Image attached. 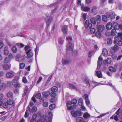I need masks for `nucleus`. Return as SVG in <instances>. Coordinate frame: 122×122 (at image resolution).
Masks as SVG:
<instances>
[{
    "label": "nucleus",
    "mask_w": 122,
    "mask_h": 122,
    "mask_svg": "<svg viewBox=\"0 0 122 122\" xmlns=\"http://www.w3.org/2000/svg\"><path fill=\"white\" fill-rule=\"evenodd\" d=\"M77 102V100L74 99H72L71 101L68 102L67 103L68 109L71 110L75 108Z\"/></svg>",
    "instance_id": "f257e3e1"
},
{
    "label": "nucleus",
    "mask_w": 122,
    "mask_h": 122,
    "mask_svg": "<svg viewBox=\"0 0 122 122\" xmlns=\"http://www.w3.org/2000/svg\"><path fill=\"white\" fill-rule=\"evenodd\" d=\"M118 36H115L114 43H116L119 46L122 45V33H118Z\"/></svg>",
    "instance_id": "f03ea898"
},
{
    "label": "nucleus",
    "mask_w": 122,
    "mask_h": 122,
    "mask_svg": "<svg viewBox=\"0 0 122 122\" xmlns=\"http://www.w3.org/2000/svg\"><path fill=\"white\" fill-rule=\"evenodd\" d=\"M72 116L74 117H76L78 116L82 115L81 112L80 110L72 111L71 112Z\"/></svg>",
    "instance_id": "7ed1b4c3"
},
{
    "label": "nucleus",
    "mask_w": 122,
    "mask_h": 122,
    "mask_svg": "<svg viewBox=\"0 0 122 122\" xmlns=\"http://www.w3.org/2000/svg\"><path fill=\"white\" fill-rule=\"evenodd\" d=\"M26 56L25 55H21L20 54H18L15 57L16 60V61L20 62V60L19 59L20 58L22 61L26 57Z\"/></svg>",
    "instance_id": "20e7f679"
},
{
    "label": "nucleus",
    "mask_w": 122,
    "mask_h": 122,
    "mask_svg": "<svg viewBox=\"0 0 122 122\" xmlns=\"http://www.w3.org/2000/svg\"><path fill=\"white\" fill-rule=\"evenodd\" d=\"M46 21L47 25H49L51 23L52 21V18L50 15H46Z\"/></svg>",
    "instance_id": "39448f33"
},
{
    "label": "nucleus",
    "mask_w": 122,
    "mask_h": 122,
    "mask_svg": "<svg viewBox=\"0 0 122 122\" xmlns=\"http://www.w3.org/2000/svg\"><path fill=\"white\" fill-rule=\"evenodd\" d=\"M51 90L52 91L51 96L54 97L56 96V92H57L58 90L57 87L56 86H53L52 87Z\"/></svg>",
    "instance_id": "423d86ee"
},
{
    "label": "nucleus",
    "mask_w": 122,
    "mask_h": 122,
    "mask_svg": "<svg viewBox=\"0 0 122 122\" xmlns=\"http://www.w3.org/2000/svg\"><path fill=\"white\" fill-rule=\"evenodd\" d=\"M83 117L84 118L83 119L85 121L84 122H87L88 121V118L90 117V115L87 113H85L83 115Z\"/></svg>",
    "instance_id": "0eeeda50"
},
{
    "label": "nucleus",
    "mask_w": 122,
    "mask_h": 122,
    "mask_svg": "<svg viewBox=\"0 0 122 122\" xmlns=\"http://www.w3.org/2000/svg\"><path fill=\"white\" fill-rule=\"evenodd\" d=\"M74 46L72 44L69 43L66 47V49L68 51H72L73 48Z\"/></svg>",
    "instance_id": "6e6552de"
},
{
    "label": "nucleus",
    "mask_w": 122,
    "mask_h": 122,
    "mask_svg": "<svg viewBox=\"0 0 122 122\" xmlns=\"http://www.w3.org/2000/svg\"><path fill=\"white\" fill-rule=\"evenodd\" d=\"M71 59H66L63 60L62 63L64 65H67L71 62Z\"/></svg>",
    "instance_id": "1a4fd4ad"
},
{
    "label": "nucleus",
    "mask_w": 122,
    "mask_h": 122,
    "mask_svg": "<svg viewBox=\"0 0 122 122\" xmlns=\"http://www.w3.org/2000/svg\"><path fill=\"white\" fill-rule=\"evenodd\" d=\"M84 25L85 28H90L92 27V25L89 23V20H87L85 22Z\"/></svg>",
    "instance_id": "9d476101"
},
{
    "label": "nucleus",
    "mask_w": 122,
    "mask_h": 122,
    "mask_svg": "<svg viewBox=\"0 0 122 122\" xmlns=\"http://www.w3.org/2000/svg\"><path fill=\"white\" fill-rule=\"evenodd\" d=\"M102 58L101 56H100L98 59V66L97 67V69H99L100 68V66L102 64Z\"/></svg>",
    "instance_id": "9b49d317"
},
{
    "label": "nucleus",
    "mask_w": 122,
    "mask_h": 122,
    "mask_svg": "<svg viewBox=\"0 0 122 122\" xmlns=\"http://www.w3.org/2000/svg\"><path fill=\"white\" fill-rule=\"evenodd\" d=\"M100 85V83H98L97 84V82H94L93 81H91L90 86L89 88H93L97 86Z\"/></svg>",
    "instance_id": "f8f14e48"
},
{
    "label": "nucleus",
    "mask_w": 122,
    "mask_h": 122,
    "mask_svg": "<svg viewBox=\"0 0 122 122\" xmlns=\"http://www.w3.org/2000/svg\"><path fill=\"white\" fill-rule=\"evenodd\" d=\"M104 29V26L103 25H101L98 26L97 28V30L99 32H102Z\"/></svg>",
    "instance_id": "ddd939ff"
},
{
    "label": "nucleus",
    "mask_w": 122,
    "mask_h": 122,
    "mask_svg": "<svg viewBox=\"0 0 122 122\" xmlns=\"http://www.w3.org/2000/svg\"><path fill=\"white\" fill-rule=\"evenodd\" d=\"M84 82L88 87H90L91 82H90V80L86 78L84 80Z\"/></svg>",
    "instance_id": "4468645a"
},
{
    "label": "nucleus",
    "mask_w": 122,
    "mask_h": 122,
    "mask_svg": "<svg viewBox=\"0 0 122 122\" xmlns=\"http://www.w3.org/2000/svg\"><path fill=\"white\" fill-rule=\"evenodd\" d=\"M103 62L105 64H109L111 62V59L110 58H108L107 59L104 60Z\"/></svg>",
    "instance_id": "2eb2a0df"
},
{
    "label": "nucleus",
    "mask_w": 122,
    "mask_h": 122,
    "mask_svg": "<svg viewBox=\"0 0 122 122\" xmlns=\"http://www.w3.org/2000/svg\"><path fill=\"white\" fill-rule=\"evenodd\" d=\"M24 48L26 53H27L28 52H29L31 51L32 50L31 49L29 46L28 45L25 46V47Z\"/></svg>",
    "instance_id": "dca6fc26"
},
{
    "label": "nucleus",
    "mask_w": 122,
    "mask_h": 122,
    "mask_svg": "<svg viewBox=\"0 0 122 122\" xmlns=\"http://www.w3.org/2000/svg\"><path fill=\"white\" fill-rule=\"evenodd\" d=\"M96 75L99 78H101L102 77V75L101 71H98L96 73Z\"/></svg>",
    "instance_id": "f3484780"
},
{
    "label": "nucleus",
    "mask_w": 122,
    "mask_h": 122,
    "mask_svg": "<svg viewBox=\"0 0 122 122\" xmlns=\"http://www.w3.org/2000/svg\"><path fill=\"white\" fill-rule=\"evenodd\" d=\"M112 24L110 22L108 23L106 25V29L108 30H110L112 29Z\"/></svg>",
    "instance_id": "a211bd4d"
},
{
    "label": "nucleus",
    "mask_w": 122,
    "mask_h": 122,
    "mask_svg": "<svg viewBox=\"0 0 122 122\" xmlns=\"http://www.w3.org/2000/svg\"><path fill=\"white\" fill-rule=\"evenodd\" d=\"M62 31L65 34H66L67 32V26H64L62 28Z\"/></svg>",
    "instance_id": "6ab92c4d"
},
{
    "label": "nucleus",
    "mask_w": 122,
    "mask_h": 122,
    "mask_svg": "<svg viewBox=\"0 0 122 122\" xmlns=\"http://www.w3.org/2000/svg\"><path fill=\"white\" fill-rule=\"evenodd\" d=\"M2 66L3 68L5 70H8L10 69L11 67L10 65H9L8 64L3 65Z\"/></svg>",
    "instance_id": "aec40b11"
},
{
    "label": "nucleus",
    "mask_w": 122,
    "mask_h": 122,
    "mask_svg": "<svg viewBox=\"0 0 122 122\" xmlns=\"http://www.w3.org/2000/svg\"><path fill=\"white\" fill-rule=\"evenodd\" d=\"M14 75L13 74L10 72H8L6 74V77L7 78H11L13 77Z\"/></svg>",
    "instance_id": "412c9836"
},
{
    "label": "nucleus",
    "mask_w": 122,
    "mask_h": 122,
    "mask_svg": "<svg viewBox=\"0 0 122 122\" xmlns=\"http://www.w3.org/2000/svg\"><path fill=\"white\" fill-rule=\"evenodd\" d=\"M103 55L105 56H107L108 54V51L105 48L103 49L102 51Z\"/></svg>",
    "instance_id": "4be33fe9"
},
{
    "label": "nucleus",
    "mask_w": 122,
    "mask_h": 122,
    "mask_svg": "<svg viewBox=\"0 0 122 122\" xmlns=\"http://www.w3.org/2000/svg\"><path fill=\"white\" fill-rule=\"evenodd\" d=\"M4 53L5 55H7L9 53V51L7 46H5L4 50Z\"/></svg>",
    "instance_id": "5701e85b"
},
{
    "label": "nucleus",
    "mask_w": 122,
    "mask_h": 122,
    "mask_svg": "<svg viewBox=\"0 0 122 122\" xmlns=\"http://www.w3.org/2000/svg\"><path fill=\"white\" fill-rule=\"evenodd\" d=\"M111 49H112L115 52L118 51L119 50L118 47L117 45H115L113 47H112Z\"/></svg>",
    "instance_id": "b1692460"
},
{
    "label": "nucleus",
    "mask_w": 122,
    "mask_h": 122,
    "mask_svg": "<svg viewBox=\"0 0 122 122\" xmlns=\"http://www.w3.org/2000/svg\"><path fill=\"white\" fill-rule=\"evenodd\" d=\"M26 53L27 55L26 57L27 59L31 58L33 56V54L31 51Z\"/></svg>",
    "instance_id": "393cba45"
},
{
    "label": "nucleus",
    "mask_w": 122,
    "mask_h": 122,
    "mask_svg": "<svg viewBox=\"0 0 122 122\" xmlns=\"http://www.w3.org/2000/svg\"><path fill=\"white\" fill-rule=\"evenodd\" d=\"M116 33L117 32L116 30L115 29H113L111 31L110 35L113 36H114L116 35Z\"/></svg>",
    "instance_id": "a878e982"
},
{
    "label": "nucleus",
    "mask_w": 122,
    "mask_h": 122,
    "mask_svg": "<svg viewBox=\"0 0 122 122\" xmlns=\"http://www.w3.org/2000/svg\"><path fill=\"white\" fill-rule=\"evenodd\" d=\"M77 122H84L85 120L82 117H78L76 119Z\"/></svg>",
    "instance_id": "bb28decb"
},
{
    "label": "nucleus",
    "mask_w": 122,
    "mask_h": 122,
    "mask_svg": "<svg viewBox=\"0 0 122 122\" xmlns=\"http://www.w3.org/2000/svg\"><path fill=\"white\" fill-rule=\"evenodd\" d=\"M92 12L94 14H96L97 12V7L95 6L93 7L92 10Z\"/></svg>",
    "instance_id": "cd10ccee"
},
{
    "label": "nucleus",
    "mask_w": 122,
    "mask_h": 122,
    "mask_svg": "<svg viewBox=\"0 0 122 122\" xmlns=\"http://www.w3.org/2000/svg\"><path fill=\"white\" fill-rule=\"evenodd\" d=\"M48 117L49 120L51 122L52 120V113L51 112H49L48 113Z\"/></svg>",
    "instance_id": "c85d7f7f"
},
{
    "label": "nucleus",
    "mask_w": 122,
    "mask_h": 122,
    "mask_svg": "<svg viewBox=\"0 0 122 122\" xmlns=\"http://www.w3.org/2000/svg\"><path fill=\"white\" fill-rule=\"evenodd\" d=\"M50 93L49 92H44L42 93V94L44 97H46L50 94Z\"/></svg>",
    "instance_id": "c756f323"
},
{
    "label": "nucleus",
    "mask_w": 122,
    "mask_h": 122,
    "mask_svg": "<svg viewBox=\"0 0 122 122\" xmlns=\"http://www.w3.org/2000/svg\"><path fill=\"white\" fill-rule=\"evenodd\" d=\"M112 26L115 29H117L118 28L119 25L117 22H115L113 23Z\"/></svg>",
    "instance_id": "7c9ffc66"
},
{
    "label": "nucleus",
    "mask_w": 122,
    "mask_h": 122,
    "mask_svg": "<svg viewBox=\"0 0 122 122\" xmlns=\"http://www.w3.org/2000/svg\"><path fill=\"white\" fill-rule=\"evenodd\" d=\"M70 88L71 89H74L76 90H77V88L73 84L70 83L69 85Z\"/></svg>",
    "instance_id": "2f4dec72"
},
{
    "label": "nucleus",
    "mask_w": 122,
    "mask_h": 122,
    "mask_svg": "<svg viewBox=\"0 0 122 122\" xmlns=\"http://www.w3.org/2000/svg\"><path fill=\"white\" fill-rule=\"evenodd\" d=\"M66 40L67 41L70 42H72L73 41L72 37L70 36H67L66 37Z\"/></svg>",
    "instance_id": "473e14b6"
},
{
    "label": "nucleus",
    "mask_w": 122,
    "mask_h": 122,
    "mask_svg": "<svg viewBox=\"0 0 122 122\" xmlns=\"http://www.w3.org/2000/svg\"><path fill=\"white\" fill-rule=\"evenodd\" d=\"M107 17L104 15L102 16V20L105 22H107Z\"/></svg>",
    "instance_id": "72a5a7b5"
},
{
    "label": "nucleus",
    "mask_w": 122,
    "mask_h": 122,
    "mask_svg": "<svg viewBox=\"0 0 122 122\" xmlns=\"http://www.w3.org/2000/svg\"><path fill=\"white\" fill-rule=\"evenodd\" d=\"M109 71L111 72H115L116 71V69L112 67H109Z\"/></svg>",
    "instance_id": "f704fd0d"
},
{
    "label": "nucleus",
    "mask_w": 122,
    "mask_h": 122,
    "mask_svg": "<svg viewBox=\"0 0 122 122\" xmlns=\"http://www.w3.org/2000/svg\"><path fill=\"white\" fill-rule=\"evenodd\" d=\"M78 103L80 106H81L83 105V102L82 98H80L79 99L78 101Z\"/></svg>",
    "instance_id": "c9c22d12"
},
{
    "label": "nucleus",
    "mask_w": 122,
    "mask_h": 122,
    "mask_svg": "<svg viewBox=\"0 0 122 122\" xmlns=\"http://www.w3.org/2000/svg\"><path fill=\"white\" fill-rule=\"evenodd\" d=\"M55 107V105L54 104H52L49 106V109L50 110H52Z\"/></svg>",
    "instance_id": "e433bc0d"
},
{
    "label": "nucleus",
    "mask_w": 122,
    "mask_h": 122,
    "mask_svg": "<svg viewBox=\"0 0 122 122\" xmlns=\"http://www.w3.org/2000/svg\"><path fill=\"white\" fill-rule=\"evenodd\" d=\"M12 50L14 53H16L17 51V48L15 46H14L12 48Z\"/></svg>",
    "instance_id": "4c0bfd02"
},
{
    "label": "nucleus",
    "mask_w": 122,
    "mask_h": 122,
    "mask_svg": "<svg viewBox=\"0 0 122 122\" xmlns=\"http://www.w3.org/2000/svg\"><path fill=\"white\" fill-rule=\"evenodd\" d=\"M90 21L93 24H95L96 23V19L94 18H92L90 19Z\"/></svg>",
    "instance_id": "58836bf2"
},
{
    "label": "nucleus",
    "mask_w": 122,
    "mask_h": 122,
    "mask_svg": "<svg viewBox=\"0 0 122 122\" xmlns=\"http://www.w3.org/2000/svg\"><path fill=\"white\" fill-rule=\"evenodd\" d=\"M10 61V59L8 57H6L4 59V62L5 63H8Z\"/></svg>",
    "instance_id": "ea45409f"
},
{
    "label": "nucleus",
    "mask_w": 122,
    "mask_h": 122,
    "mask_svg": "<svg viewBox=\"0 0 122 122\" xmlns=\"http://www.w3.org/2000/svg\"><path fill=\"white\" fill-rule=\"evenodd\" d=\"M12 84L15 86H16L17 83V81L15 79L13 80L12 82Z\"/></svg>",
    "instance_id": "a19ab883"
},
{
    "label": "nucleus",
    "mask_w": 122,
    "mask_h": 122,
    "mask_svg": "<svg viewBox=\"0 0 122 122\" xmlns=\"http://www.w3.org/2000/svg\"><path fill=\"white\" fill-rule=\"evenodd\" d=\"M57 100V98L55 97H52L51 98L50 100V101L51 102L53 103L56 101Z\"/></svg>",
    "instance_id": "79ce46f5"
},
{
    "label": "nucleus",
    "mask_w": 122,
    "mask_h": 122,
    "mask_svg": "<svg viewBox=\"0 0 122 122\" xmlns=\"http://www.w3.org/2000/svg\"><path fill=\"white\" fill-rule=\"evenodd\" d=\"M96 18L98 21V22H100L101 20V17L99 15H97L96 16Z\"/></svg>",
    "instance_id": "37998d69"
},
{
    "label": "nucleus",
    "mask_w": 122,
    "mask_h": 122,
    "mask_svg": "<svg viewBox=\"0 0 122 122\" xmlns=\"http://www.w3.org/2000/svg\"><path fill=\"white\" fill-rule=\"evenodd\" d=\"M107 43L108 44H111L112 43V41L110 38H108L107 40Z\"/></svg>",
    "instance_id": "c03bdc74"
},
{
    "label": "nucleus",
    "mask_w": 122,
    "mask_h": 122,
    "mask_svg": "<svg viewBox=\"0 0 122 122\" xmlns=\"http://www.w3.org/2000/svg\"><path fill=\"white\" fill-rule=\"evenodd\" d=\"M25 67V64L24 63H22L20 65V68L23 69Z\"/></svg>",
    "instance_id": "a18cd8bd"
},
{
    "label": "nucleus",
    "mask_w": 122,
    "mask_h": 122,
    "mask_svg": "<svg viewBox=\"0 0 122 122\" xmlns=\"http://www.w3.org/2000/svg\"><path fill=\"white\" fill-rule=\"evenodd\" d=\"M89 10L90 8H89L87 7H84V8H83L82 10L85 12H87L89 11Z\"/></svg>",
    "instance_id": "49530a36"
},
{
    "label": "nucleus",
    "mask_w": 122,
    "mask_h": 122,
    "mask_svg": "<svg viewBox=\"0 0 122 122\" xmlns=\"http://www.w3.org/2000/svg\"><path fill=\"white\" fill-rule=\"evenodd\" d=\"M13 101L9 99L7 101V103L9 105H11L13 104Z\"/></svg>",
    "instance_id": "de8ad7c7"
},
{
    "label": "nucleus",
    "mask_w": 122,
    "mask_h": 122,
    "mask_svg": "<svg viewBox=\"0 0 122 122\" xmlns=\"http://www.w3.org/2000/svg\"><path fill=\"white\" fill-rule=\"evenodd\" d=\"M30 111L29 110H28L26 111L24 116L25 118H27L29 115L28 112Z\"/></svg>",
    "instance_id": "09e8293b"
},
{
    "label": "nucleus",
    "mask_w": 122,
    "mask_h": 122,
    "mask_svg": "<svg viewBox=\"0 0 122 122\" xmlns=\"http://www.w3.org/2000/svg\"><path fill=\"white\" fill-rule=\"evenodd\" d=\"M37 108L36 107H33L31 111L32 112H36L37 110Z\"/></svg>",
    "instance_id": "8fccbe9b"
},
{
    "label": "nucleus",
    "mask_w": 122,
    "mask_h": 122,
    "mask_svg": "<svg viewBox=\"0 0 122 122\" xmlns=\"http://www.w3.org/2000/svg\"><path fill=\"white\" fill-rule=\"evenodd\" d=\"M63 38H60L59 39L58 42L59 43L62 44L63 43Z\"/></svg>",
    "instance_id": "3c124183"
},
{
    "label": "nucleus",
    "mask_w": 122,
    "mask_h": 122,
    "mask_svg": "<svg viewBox=\"0 0 122 122\" xmlns=\"http://www.w3.org/2000/svg\"><path fill=\"white\" fill-rule=\"evenodd\" d=\"M115 16V14L114 13H111V15L110 17L111 19H114Z\"/></svg>",
    "instance_id": "603ef678"
},
{
    "label": "nucleus",
    "mask_w": 122,
    "mask_h": 122,
    "mask_svg": "<svg viewBox=\"0 0 122 122\" xmlns=\"http://www.w3.org/2000/svg\"><path fill=\"white\" fill-rule=\"evenodd\" d=\"M22 81L24 83H26L27 82V80L25 77H23L22 79Z\"/></svg>",
    "instance_id": "864d4df0"
},
{
    "label": "nucleus",
    "mask_w": 122,
    "mask_h": 122,
    "mask_svg": "<svg viewBox=\"0 0 122 122\" xmlns=\"http://www.w3.org/2000/svg\"><path fill=\"white\" fill-rule=\"evenodd\" d=\"M4 46V43L3 41L1 40H0V49L2 48Z\"/></svg>",
    "instance_id": "5fc2aeb1"
},
{
    "label": "nucleus",
    "mask_w": 122,
    "mask_h": 122,
    "mask_svg": "<svg viewBox=\"0 0 122 122\" xmlns=\"http://www.w3.org/2000/svg\"><path fill=\"white\" fill-rule=\"evenodd\" d=\"M96 31V30L94 28H92L91 29L90 32L92 34H94Z\"/></svg>",
    "instance_id": "6e6d98bb"
},
{
    "label": "nucleus",
    "mask_w": 122,
    "mask_h": 122,
    "mask_svg": "<svg viewBox=\"0 0 122 122\" xmlns=\"http://www.w3.org/2000/svg\"><path fill=\"white\" fill-rule=\"evenodd\" d=\"M3 106L4 108H7L8 107V104L6 103H4L3 104Z\"/></svg>",
    "instance_id": "4d7b16f0"
},
{
    "label": "nucleus",
    "mask_w": 122,
    "mask_h": 122,
    "mask_svg": "<svg viewBox=\"0 0 122 122\" xmlns=\"http://www.w3.org/2000/svg\"><path fill=\"white\" fill-rule=\"evenodd\" d=\"M7 96L8 97H11L12 96V93L11 92L8 93L7 94Z\"/></svg>",
    "instance_id": "13d9d810"
},
{
    "label": "nucleus",
    "mask_w": 122,
    "mask_h": 122,
    "mask_svg": "<svg viewBox=\"0 0 122 122\" xmlns=\"http://www.w3.org/2000/svg\"><path fill=\"white\" fill-rule=\"evenodd\" d=\"M36 97L37 98L40 99L41 97V94L40 93H39L36 95Z\"/></svg>",
    "instance_id": "bf43d9fd"
},
{
    "label": "nucleus",
    "mask_w": 122,
    "mask_h": 122,
    "mask_svg": "<svg viewBox=\"0 0 122 122\" xmlns=\"http://www.w3.org/2000/svg\"><path fill=\"white\" fill-rule=\"evenodd\" d=\"M81 110L83 111H85L86 110V108L83 105L81 106Z\"/></svg>",
    "instance_id": "052dcab7"
},
{
    "label": "nucleus",
    "mask_w": 122,
    "mask_h": 122,
    "mask_svg": "<svg viewBox=\"0 0 122 122\" xmlns=\"http://www.w3.org/2000/svg\"><path fill=\"white\" fill-rule=\"evenodd\" d=\"M48 103L46 102H44L43 104V106L45 107H47L48 106Z\"/></svg>",
    "instance_id": "680f3d73"
},
{
    "label": "nucleus",
    "mask_w": 122,
    "mask_h": 122,
    "mask_svg": "<svg viewBox=\"0 0 122 122\" xmlns=\"http://www.w3.org/2000/svg\"><path fill=\"white\" fill-rule=\"evenodd\" d=\"M84 98L85 100H86V99H88V95L87 94H85L84 96Z\"/></svg>",
    "instance_id": "e2e57ef3"
},
{
    "label": "nucleus",
    "mask_w": 122,
    "mask_h": 122,
    "mask_svg": "<svg viewBox=\"0 0 122 122\" xmlns=\"http://www.w3.org/2000/svg\"><path fill=\"white\" fill-rule=\"evenodd\" d=\"M87 14H83L82 16V17L83 18V19H84V20H86V15Z\"/></svg>",
    "instance_id": "0e129e2a"
},
{
    "label": "nucleus",
    "mask_w": 122,
    "mask_h": 122,
    "mask_svg": "<svg viewBox=\"0 0 122 122\" xmlns=\"http://www.w3.org/2000/svg\"><path fill=\"white\" fill-rule=\"evenodd\" d=\"M106 17L107 18H109L110 17V16L111 15V13L110 14L108 12H107L106 13Z\"/></svg>",
    "instance_id": "69168bd1"
},
{
    "label": "nucleus",
    "mask_w": 122,
    "mask_h": 122,
    "mask_svg": "<svg viewBox=\"0 0 122 122\" xmlns=\"http://www.w3.org/2000/svg\"><path fill=\"white\" fill-rule=\"evenodd\" d=\"M42 78L41 77H40L38 80L37 82V83L38 84L42 80Z\"/></svg>",
    "instance_id": "338daca9"
},
{
    "label": "nucleus",
    "mask_w": 122,
    "mask_h": 122,
    "mask_svg": "<svg viewBox=\"0 0 122 122\" xmlns=\"http://www.w3.org/2000/svg\"><path fill=\"white\" fill-rule=\"evenodd\" d=\"M85 100L86 104H87L89 105L90 104V102L89 99H86Z\"/></svg>",
    "instance_id": "774afa93"
}]
</instances>
